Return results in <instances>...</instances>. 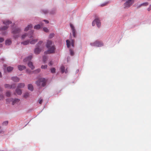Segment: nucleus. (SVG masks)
Here are the masks:
<instances>
[{
	"label": "nucleus",
	"instance_id": "obj_1",
	"mask_svg": "<svg viewBox=\"0 0 151 151\" xmlns=\"http://www.w3.org/2000/svg\"><path fill=\"white\" fill-rule=\"evenodd\" d=\"M11 23L12 22L11 21L8 20L4 21L3 22V23L4 24L6 25V26H4L3 27H1L0 28V31L1 32L3 35H5L6 34V30L8 28V27L7 26Z\"/></svg>",
	"mask_w": 151,
	"mask_h": 151
},
{
	"label": "nucleus",
	"instance_id": "obj_2",
	"mask_svg": "<svg viewBox=\"0 0 151 151\" xmlns=\"http://www.w3.org/2000/svg\"><path fill=\"white\" fill-rule=\"evenodd\" d=\"M46 80L44 78H41L36 82V84L38 86H40L41 84L42 87L45 86L46 85Z\"/></svg>",
	"mask_w": 151,
	"mask_h": 151
},
{
	"label": "nucleus",
	"instance_id": "obj_3",
	"mask_svg": "<svg viewBox=\"0 0 151 151\" xmlns=\"http://www.w3.org/2000/svg\"><path fill=\"white\" fill-rule=\"evenodd\" d=\"M43 42L42 41H40L37 44V47L35 50V53L36 54H39L41 51V50L40 48L41 45L42 44Z\"/></svg>",
	"mask_w": 151,
	"mask_h": 151
},
{
	"label": "nucleus",
	"instance_id": "obj_4",
	"mask_svg": "<svg viewBox=\"0 0 151 151\" xmlns=\"http://www.w3.org/2000/svg\"><path fill=\"white\" fill-rule=\"evenodd\" d=\"M123 1H126L124 3V7L125 8H128L130 7L133 3L134 0H123Z\"/></svg>",
	"mask_w": 151,
	"mask_h": 151
},
{
	"label": "nucleus",
	"instance_id": "obj_5",
	"mask_svg": "<svg viewBox=\"0 0 151 151\" xmlns=\"http://www.w3.org/2000/svg\"><path fill=\"white\" fill-rule=\"evenodd\" d=\"M48 50L45 52V54L53 53L55 52V48L54 45H52L49 48H47Z\"/></svg>",
	"mask_w": 151,
	"mask_h": 151
},
{
	"label": "nucleus",
	"instance_id": "obj_6",
	"mask_svg": "<svg viewBox=\"0 0 151 151\" xmlns=\"http://www.w3.org/2000/svg\"><path fill=\"white\" fill-rule=\"evenodd\" d=\"M20 32V29L19 28H15L12 29V33L14 35V37L15 38H17L19 36V33Z\"/></svg>",
	"mask_w": 151,
	"mask_h": 151
},
{
	"label": "nucleus",
	"instance_id": "obj_7",
	"mask_svg": "<svg viewBox=\"0 0 151 151\" xmlns=\"http://www.w3.org/2000/svg\"><path fill=\"white\" fill-rule=\"evenodd\" d=\"M91 44L92 46L98 47H101L103 45V43L102 42L97 40L96 41L93 43H91Z\"/></svg>",
	"mask_w": 151,
	"mask_h": 151
},
{
	"label": "nucleus",
	"instance_id": "obj_8",
	"mask_svg": "<svg viewBox=\"0 0 151 151\" xmlns=\"http://www.w3.org/2000/svg\"><path fill=\"white\" fill-rule=\"evenodd\" d=\"M33 31H32L31 32L30 34H28L27 35V34H25L23 35H22V38L23 39H24L27 36H28V37L29 38H32L33 37L32 35H33Z\"/></svg>",
	"mask_w": 151,
	"mask_h": 151
},
{
	"label": "nucleus",
	"instance_id": "obj_9",
	"mask_svg": "<svg viewBox=\"0 0 151 151\" xmlns=\"http://www.w3.org/2000/svg\"><path fill=\"white\" fill-rule=\"evenodd\" d=\"M70 27L72 29V32L74 37H75L76 36V30H75L74 27L72 24H70Z\"/></svg>",
	"mask_w": 151,
	"mask_h": 151
},
{
	"label": "nucleus",
	"instance_id": "obj_10",
	"mask_svg": "<svg viewBox=\"0 0 151 151\" xmlns=\"http://www.w3.org/2000/svg\"><path fill=\"white\" fill-rule=\"evenodd\" d=\"M52 42L50 40H48L47 42V44H46V47L47 48H49V47H51L52 45H52Z\"/></svg>",
	"mask_w": 151,
	"mask_h": 151
},
{
	"label": "nucleus",
	"instance_id": "obj_11",
	"mask_svg": "<svg viewBox=\"0 0 151 151\" xmlns=\"http://www.w3.org/2000/svg\"><path fill=\"white\" fill-rule=\"evenodd\" d=\"M95 21L96 24L98 27H99L101 26V22L100 20L98 19H96L94 20Z\"/></svg>",
	"mask_w": 151,
	"mask_h": 151
},
{
	"label": "nucleus",
	"instance_id": "obj_12",
	"mask_svg": "<svg viewBox=\"0 0 151 151\" xmlns=\"http://www.w3.org/2000/svg\"><path fill=\"white\" fill-rule=\"evenodd\" d=\"M18 68L19 70L20 71H22L26 69L25 66L23 65H19L18 66Z\"/></svg>",
	"mask_w": 151,
	"mask_h": 151
},
{
	"label": "nucleus",
	"instance_id": "obj_13",
	"mask_svg": "<svg viewBox=\"0 0 151 151\" xmlns=\"http://www.w3.org/2000/svg\"><path fill=\"white\" fill-rule=\"evenodd\" d=\"M20 100L19 99H12V104L13 105H14L15 104H16L17 103L19 102V101Z\"/></svg>",
	"mask_w": 151,
	"mask_h": 151
},
{
	"label": "nucleus",
	"instance_id": "obj_14",
	"mask_svg": "<svg viewBox=\"0 0 151 151\" xmlns=\"http://www.w3.org/2000/svg\"><path fill=\"white\" fill-rule=\"evenodd\" d=\"M28 65L32 70H33L35 68V67L32 62H29L28 63Z\"/></svg>",
	"mask_w": 151,
	"mask_h": 151
},
{
	"label": "nucleus",
	"instance_id": "obj_15",
	"mask_svg": "<svg viewBox=\"0 0 151 151\" xmlns=\"http://www.w3.org/2000/svg\"><path fill=\"white\" fill-rule=\"evenodd\" d=\"M12 80L15 82H18L19 81V79L17 77H12Z\"/></svg>",
	"mask_w": 151,
	"mask_h": 151
},
{
	"label": "nucleus",
	"instance_id": "obj_16",
	"mask_svg": "<svg viewBox=\"0 0 151 151\" xmlns=\"http://www.w3.org/2000/svg\"><path fill=\"white\" fill-rule=\"evenodd\" d=\"M24 86L25 85L24 83H19L18 85L17 88L19 89L23 88Z\"/></svg>",
	"mask_w": 151,
	"mask_h": 151
},
{
	"label": "nucleus",
	"instance_id": "obj_17",
	"mask_svg": "<svg viewBox=\"0 0 151 151\" xmlns=\"http://www.w3.org/2000/svg\"><path fill=\"white\" fill-rule=\"evenodd\" d=\"M32 28V25H29L25 28L24 31H27L30 28Z\"/></svg>",
	"mask_w": 151,
	"mask_h": 151
},
{
	"label": "nucleus",
	"instance_id": "obj_18",
	"mask_svg": "<svg viewBox=\"0 0 151 151\" xmlns=\"http://www.w3.org/2000/svg\"><path fill=\"white\" fill-rule=\"evenodd\" d=\"M32 58V55H30L29 56H28L27 58H26V59H24V62H26L30 60Z\"/></svg>",
	"mask_w": 151,
	"mask_h": 151
},
{
	"label": "nucleus",
	"instance_id": "obj_19",
	"mask_svg": "<svg viewBox=\"0 0 151 151\" xmlns=\"http://www.w3.org/2000/svg\"><path fill=\"white\" fill-rule=\"evenodd\" d=\"M28 88L30 91H32L33 89V87L31 84H29L28 85Z\"/></svg>",
	"mask_w": 151,
	"mask_h": 151
},
{
	"label": "nucleus",
	"instance_id": "obj_20",
	"mask_svg": "<svg viewBox=\"0 0 151 151\" xmlns=\"http://www.w3.org/2000/svg\"><path fill=\"white\" fill-rule=\"evenodd\" d=\"M16 92L19 95H20L22 93V91L19 89L17 88L16 90Z\"/></svg>",
	"mask_w": 151,
	"mask_h": 151
},
{
	"label": "nucleus",
	"instance_id": "obj_21",
	"mask_svg": "<svg viewBox=\"0 0 151 151\" xmlns=\"http://www.w3.org/2000/svg\"><path fill=\"white\" fill-rule=\"evenodd\" d=\"M13 68L11 66H9L7 68V70L8 72H10L13 70Z\"/></svg>",
	"mask_w": 151,
	"mask_h": 151
},
{
	"label": "nucleus",
	"instance_id": "obj_22",
	"mask_svg": "<svg viewBox=\"0 0 151 151\" xmlns=\"http://www.w3.org/2000/svg\"><path fill=\"white\" fill-rule=\"evenodd\" d=\"M37 41L38 40L37 39L33 40H32L31 41H30V43L31 44H34L36 42H37Z\"/></svg>",
	"mask_w": 151,
	"mask_h": 151
},
{
	"label": "nucleus",
	"instance_id": "obj_23",
	"mask_svg": "<svg viewBox=\"0 0 151 151\" xmlns=\"http://www.w3.org/2000/svg\"><path fill=\"white\" fill-rule=\"evenodd\" d=\"M11 44V41L9 40H8L6 41L5 44L6 45H9Z\"/></svg>",
	"mask_w": 151,
	"mask_h": 151
},
{
	"label": "nucleus",
	"instance_id": "obj_24",
	"mask_svg": "<svg viewBox=\"0 0 151 151\" xmlns=\"http://www.w3.org/2000/svg\"><path fill=\"white\" fill-rule=\"evenodd\" d=\"M29 41L28 40L25 41L21 42V44H23L24 45H27L29 44Z\"/></svg>",
	"mask_w": 151,
	"mask_h": 151
},
{
	"label": "nucleus",
	"instance_id": "obj_25",
	"mask_svg": "<svg viewBox=\"0 0 151 151\" xmlns=\"http://www.w3.org/2000/svg\"><path fill=\"white\" fill-rule=\"evenodd\" d=\"M4 87L6 88H12V86L8 84H5L4 85Z\"/></svg>",
	"mask_w": 151,
	"mask_h": 151
},
{
	"label": "nucleus",
	"instance_id": "obj_26",
	"mask_svg": "<svg viewBox=\"0 0 151 151\" xmlns=\"http://www.w3.org/2000/svg\"><path fill=\"white\" fill-rule=\"evenodd\" d=\"M65 68L64 66H62L60 68L61 71L63 73L65 72Z\"/></svg>",
	"mask_w": 151,
	"mask_h": 151
},
{
	"label": "nucleus",
	"instance_id": "obj_27",
	"mask_svg": "<svg viewBox=\"0 0 151 151\" xmlns=\"http://www.w3.org/2000/svg\"><path fill=\"white\" fill-rule=\"evenodd\" d=\"M12 99L10 98L6 99V103L8 104H9L10 103L11 101H12Z\"/></svg>",
	"mask_w": 151,
	"mask_h": 151
},
{
	"label": "nucleus",
	"instance_id": "obj_28",
	"mask_svg": "<svg viewBox=\"0 0 151 151\" xmlns=\"http://www.w3.org/2000/svg\"><path fill=\"white\" fill-rule=\"evenodd\" d=\"M40 27V26L39 24H38L35 26L34 28L35 29H38Z\"/></svg>",
	"mask_w": 151,
	"mask_h": 151
},
{
	"label": "nucleus",
	"instance_id": "obj_29",
	"mask_svg": "<svg viewBox=\"0 0 151 151\" xmlns=\"http://www.w3.org/2000/svg\"><path fill=\"white\" fill-rule=\"evenodd\" d=\"M66 45L69 48L70 45V42L68 40L66 41Z\"/></svg>",
	"mask_w": 151,
	"mask_h": 151
},
{
	"label": "nucleus",
	"instance_id": "obj_30",
	"mask_svg": "<svg viewBox=\"0 0 151 151\" xmlns=\"http://www.w3.org/2000/svg\"><path fill=\"white\" fill-rule=\"evenodd\" d=\"M8 121H5L3 122L2 123V125L3 126H6L8 125Z\"/></svg>",
	"mask_w": 151,
	"mask_h": 151
},
{
	"label": "nucleus",
	"instance_id": "obj_31",
	"mask_svg": "<svg viewBox=\"0 0 151 151\" xmlns=\"http://www.w3.org/2000/svg\"><path fill=\"white\" fill-rule=\"evenodd\" d=\"M47 60V58L46 56H44L43 57V61L45 63Z\"/></svg>",
	"mask_w": 151,
	"mask_h": 151
},
{
	"label": "nucleus",
	"instance_id": "obj_32",
	"mask_svg": "<svg viewBox=\"0 0 151 151\" xmlns=\"http://www.w3.org/2000/svg\"><path fill=\"white\" fill-rule=\"evenodd\" d=\"M29 96V94L28 93H25L24 95V97L27 98Z\"/></svg>",
	"mask_w": 151,
	"mask_h": 151
},
{
	"label": "nucleus",
	"instance_id": "obj_33",
	"mask_svg": "<svg viewBox=\"0 0 151 151\" xmlns=\"http://www.w3.org/2000/svg\"><path fill=\"white\" fill-rule=\"evenodd\" d=\"M70 55L73 56L74 55V53L73 50L71 49L70 50Z\"/></svg>",
	"mask_w": 151,
	"mask_h": 151
},
{
	"label": "nucleus",
	"instance_id": "obj_34",
	"mask_svg": "<svg viewBox=\"0 0 151 151\" xmlns=\"http://www.w3.org/2000/svg\"><path fill=\"white\" fill-rule=\"evenodd\" d=\"M51 72L52 73H55V69L54 68H52L51 69Z\"/></svg>",
	"mask_w": 151,
	"mask_h": 151
},
{
	"label": "nucleus",
	"instance_id": "obj_35",
	"mask_svg": "<svg viewBox=\"0 0 151 151\" xmlns=\"http://www.w3.org/2000/svg\"><path fill=\"white\" fill-rule=\"evenodd\" d=\"M43 30L46 32H49V30L48 29L46 28V27H44L43 28Z\"/></svg>",
	"mask_w": 151,
	"mask_h": 151
},
{
	"label": "nucleus",
	"instance_id": "obj_36",
	"mask_svg": "<svg viewBox=\"0 0 151 151\" xmlns=\"http://www.w3.org/2000/svg\"><path fill=\"white\" fill-rule=\"evenodd\" d=\"M47 65H42L41 66V68L42 69H45L47 68Z\"/></svg>",
	"mask_w": 151,
	"mask_h": 151
},
{
	"label": "nucleus",
	"instance_id": "obj_37",
	"mask_svg": "<svg viewBox=\"0 0 151 151\" xmlns=\"http://www.w3.org/2000/svg\"><path fill=\"white\" fill-rule=\"evenodd\" d=\"M148 3L147 2H146L145 3H143L142 4H141V6H147L148 5Z\"/></svg>",
	"mask_w": 151,
	"mask_h": 151
},
{
	"label": "nucleus",
	"instance_id": "obj_38",
	"mask_svg": "<svg viewBox=\"0 0 151 151\" xmlns=\"http://www.w3.org/2000/svg\"><path fill=\"white\" fill-rule=\"evenodd\" d=\"M54 34L53 33L50 34L49 36V38L50 39L52 38L54 36Z\"/></svg>",
	"mask_w": 151,
	"mask_h": 151
},
{
	"label": "nucleus",
	"instance_id": "obj_39",
	"mask_svg": "<svg viewBox=\"0 0 151 151\" xmlns=\"http://www.w3.org/2000/svg\"><path fill=\"white\" fill-rule=\"evenodd\" d=\"M107 3H108L107 2L104 3V4H101L100 6L101 7H103V6H104L106 5Z\"/></svg>",
	"mask_w": 151,
	"mask_h": 151
},
{
	"label": "nucleus",
	"instance_id": "obj_40",
	"mask_svg": "<svg viewBox=\"0 0 151 151\" xmlns=\"http://www.w3.org/2000/svg\"><path fill=\"white\" fill-rule=\"evenodd\" d=\"M71 43L72 46L73 47L74 46V41L73 40H71Z\"/></svg>",
	"mask_w": 151,
	"mask_h": 151
},
{
	"label": "nucleus",
	"instance_id": "obj_41",
	"mask_svg": "<svg viewBox=\"0 0 151 151\" xmlns=\"http://www.w3.org/2000/svg\"><path fill=\"white\" fill-rule=\"evenodd\" d=\"M11 95V93L9 91H7L6 92V96L7 97H9Z\"/></svg>",
	"mask_w": 151,
	"mask_h": 151
},
{
	"label": "nucleus",
	"instance_id": "obj_42",
	"mask_svg": "<svg viewBox=\"0 0 151 151\" xmlns=\"http://www.w3.org/2000/svg\"><path fill=\"white\" fill-rule=\"evenodd\" d=\"M4 132V131L3 130L1 129H0V134H3Z\"/></svg>",
	"mask_w": 151,
	"mask_h": 151
},
{
	"label": "nucleus",
	"instance_id": "obj_43",
	"mask_svg": "<svg viewBox=\"0 0 151 151\" xmlns=\"http://www.w3.org/2000/svg\"><path fill=\"white\" fill-rule=\"evenodd\" d=\"M40 69H38L36 70H35V71H34L35 73H39L40 72Z\"/></svg>",
	"mask_w": 151,
	"mask_h": 151
},
{
	"label": "nucleus",
	"instance_id": "obj_44",
	"mask_svg": "<svg viewBox=\"0 0 151 151\" xmlns=\"http://www.w3.org/2000/svg\"><path fill=\"white\" fill-rule=\"evenodd\" d=\"M4 40V39L3 38H0V42H2Z\"/></svg>",
	"mask_w": 151,
	"mask_h": 151
},
{
	"label": "nucleus",
	"instance_id": "obj_45",
	"mask_svg": "<svg viewBox=\"0 0 151 151\" xmlns=\"http://www.w3.org/2000/svg\"><path fill=\"white\" fill-rule=\"evenodd\" d=\"M151 10V4L150 5L149 7L147 9V10L148 11H150Z\"/></svg>",
	"mask_w": 151,
	"mask_h": 151
},
{
	"label": "nucleus",
	"instance_id": "obj_46",
	"mask_svg": "<svg viewBox=\"0 0 151 151\" xmlns=\"http://www.w3.org/2000/svg\"><path fill=\"white\" fill-rule=\"evenodd\" d=\"M95 24H96L95 21L94 20L93 21V22H92V25L93 26H95Z\"/></svg>",
	"mask_w": 151,
	"mask_h": 151
},
{
	"label": "nucleus",
	"instance_id": "obj_47",
	"mask_svg": "<svg viewBox=\"0 0 151 151\" xmlns=\"http://www.w3.org/2000/svg\"><path fill=\"white\" fill-rule=\"evenodd\" d=\"M50 65H52L53 64V62L52 61H51L50 62L49 64Z\"/></svg>",
	"mask_w": 151,
	"mask_h": 151
},
{
	"label": "nucleus",
	"instance_id": "obj_48",
	"mask_svg": "<svg viewBox=\"0 0 151 151\" xmlns=\"http://www.w3.org/2000/svg\"><path fill=\"white\" fill-rule=\"evenodd\" d=\"M42 102V99H40L39 100V103L40 104H41Z\"/></svg>",
	"mask_w": 151,
	"mask_h": 151
},
{
	"label": "nucleus",
	"instance_id": "obj_49",
	"mask_svg": "<svg viewBox=\"0 0 151 151\" xmlns=\"http://www.w3.org/2000/svg\"><path fill=\"white\" fill-rule=\"evenodd\" d=\"M43 12L45 13V14H46L48 12V11L47 10H43Z\"/></svg>",
	"mask_w": 151,
	"mask_h": 151
},
{
	"label": "nucleus",
	"instance_id": "obj_50",
	"mask_svg": "<svg viewBox=\"0 0 151 151\" xmlns=\"http://www.w3.org/2000/svg\"><path fill=\"white\" fill-rule=\"evenodd\" d=\"M44 21L46 23H49V22L48 20H44Z\"/></svg>",
	"mask_w": 151,
	"mask_h": 151
},
{
	"label": "nucleus",
	"instance_id": "obj_51",
	"mask_svg": "<svg viewBox=\"0 0 151 151\" xmlns=\"http://www.w3.org/2000/svg\"><path fill=\"white\" fill-rule=\"evenodd\" d=\"M0 98H1V99H3L4 98V96L3 95H1L0 96Z\"/></svg>",
	"mask_w": 151,
	"mask_h": 151
},
{
	"label": "nucleus",
	"instance_id": "obj_52",
	"mask_svg": "<svg viewBox=\"0 0 151 151\" xmlns=\"http://www.w3.org/2000/svg\"><path fill=\"white\" fill-rule=\"evenodd\" d=\"M2 77V76L1 75V73L0 72V78H1V77Z\"/></svg>",
	"mask_w": 151,
	"mask_h": 151
},
{
	"label": "nucleus",
	"instance_id": "obj_53",
	"mask_svg": "<svg viewBox=\"0 0 151 151\" xmlns=\"http://www.w3.org/2000/svg\"><path fill=\"white\" fill-rule=\"evenodd\" d=\"M2 46V45L1 44H0V47H1Z\"/></svg>",
	"mask_w": 151,
	"mask_h": 151
},
{
	"label": "nucleus",
	"instance_id": "obj_54",
	"mask_svg": "<svg viewBox=\"0 0 151 151\" xmlns=\"http://www.w3.org/2000/svg\"><path fill=\"white\" fill-rule=\"evenodd\" d=\"M2 90L1 88L0 87V91H1Z\"/></svg>",
	"mask_w": 151,
	"mask_h": 151
},
{
	"label": "nucleus",
	"instance_id": "obj_55",
	"mask_svg": "<svg viewBox=\"0 0 151 151\" xmlns=\"http://www.w3.org/2000/svg\"><path fill=\"white\" fill-rule=\"evenodd\" d=\"M67 73V71L66 70V71H65V73Z\"/></svg>",
	"mask_w": 151,
	"mask_h": 151
},
{
	"label": "nucleus",
	"instance_id": "obj_56",
	"mask_svg": "<svg viewBox=\"0 0 151 151\" xmlns=\"http://www.w3.org/2000/svg\"><path fill=\"white\" fill-rule=\"evenodd\" d=\"M1 127L0 126V129H1Z\"/></svg>",
	"mask_w": 151,
	"mask_h": 151
},
{
	"label": "nucleus",
	"instance_id": "obj_57",
	"mask_svg": "<svg viewBox=\"0 0 151 151\" xmlns=\"http://www.w3.org/2000/svg\"><path fill=\"white\" fill-rule=\"evenodd\" d=\"M147 0L148 1H151V0Z\"/></svg>",
	"mask_w": 151,
	"mask_h": 151
}]
</instances>
